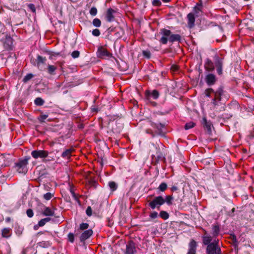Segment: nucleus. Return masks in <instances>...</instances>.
<instances>
[{
	"instance_id": "nucleus-51",
	"label": "nucleus",
	"mask_w": 254,
	"mask_h": 254,
	"mask_svg": "<svg viewBox=\"0 0 254 254\" xmlns=\"http://www.w3.org/2000/svg\"><path fill=\"white\" fill-rule=\"evenodd\" d=\"M146 132L147 133L151 134L152 136V137L154 136V134H153V132L150 129H147L146 130Z\"/></svg>"
},
{
	"instance_id": "nucleus-40",
	"label": "nucleus",
	"mask_w": 254,
	"mask_h": 254,
	"mask_svg": "<svg viewBox=\"0 0 254 254\" xmlns=\"http://www.w3.org/2000/svg\"><path fill=\"white\" fill-rule=\"evenodd\" d=\"M142 54L144 57L147 59H149L151 57V53L149 51H143Z\"/></svg>"
},
{
	"instance_id": "nucleus-43",
	"label": "nucleus",
	"mask_w": 254,
	"mask_h": 254,
	"mask_svg": "<svg viewBox=\"0 0 254 254\" xmlns=\"http://www.w3.org/2000/svg\"><path fill=\"white\" fill-rule=\"evenodd\" d=\"M79 52L78 51H74L71 53V56L73 58H77L79 56Z\"/></svg>"
},
{
	"instance_id": "nucleus-5",
	"label": "nucleus",
	"mask_w": 254,
	"mask_h": 254,
	"mask_svg": "<svg viewBox=\"0 0 254 254\" xmlns=\"http://www.w3.org/2000/svg\"><path fill=\"white\" fill-rule=\"evenodd\" d=\"M161 33L166 37L169 36L168 40L172 43L174 42H180L181 40V36L179 34H171V31L166 29H162Z\"/></svg>"
},
{
	"instance_id": "nucleus-2",
	"label": "nucleus",
	"mask_w": 254,
	"mask_h": 254,
	"mask_svg": "<svg viewBox=\"0 0 254 254\" xmlns=\"http://www.w3.org/2000/svg\"><path fill=\"white\" fill-rule=\"evenodd\" d=\"M219 242L218 239H214L211 244L207 246V254H218L222 252L221 249L219 245Z\"/></svg>"
},
{
	"instance_id": "nucleus-3",
	"label": "nucleus",
	"mask_w": 254,
	"mask_h": 254,
	"mask_svg": "<svg viewBox=\"0 0 254 254\" xmlns=\"http://www.w3.org/2000/svg\"><path fill=\"white\" fill-rule=\"evenodd\" d=\"M148 206L154 209L155 208L159 209L160 206L165 202L164 198L162 196H158L154 198L151 201H148Z\"/></svg>"
},
{
	"instance_id": "nucleus-50",
	"label": "nucleus",
	"mask_w": 254,
	"mask_h": 254,
	"mask_svg": "<svg viewBox=\"0 0 254 254\" xmlns=\"http://www.w3.org/2000/svg\"><path fill=\"white\" fill-rule=\"evenodd\" d=\"M46 223V222L44 221V219H42L38 222V226L42 227V226H44Z\"/></svg>"
},
{
	"instance_id": "nucleus-8",
	"label": "nucleus",
	"mask_w": 254,
	"mask_h": 254,
	"mask_svg": "<svg viewBox=\"0 0 254 254\" xmlns=\"http://www.w3.org/2000/svg\"><path fill=\"white\" fill-rule=\"evenodd\" d=\"M97 54L98 57L102 59L110 58L112 56V54L111 53L102 46H101L98 48Z\"/></svg>"
},
{
	"instance_id": "nucleus-9",
	"label": "nucleus",
	"mask_w": 254,
	"mask_h": 254,
	"mask_svg": "<svg viewBox=\"0 0 254 254\" xmlns=\"http://www.w3.org/2000/svg\"><path fill=\"white\" fill-rule=\"evenodd\" d=\"M202 125L205 131L208 134H211L212 132L211 127H212L211 123L208 121L205 118H203Z\"/></svg>"
},
{
	"instance_id": "nucleus-23",
	"label": "nucleus",
	"mask_w": 254,
	"mask_h": 254,
	"mask_svg": "<svg viewBox=\"0 0 254 254\" xmlns=\"http://www.w3.org/2000/svg\"><path fill=\"white\" fill-rule=\"evenodd\" d=\"M10 230L11 229L9 228H5L2 230V236L3 238H9L10 234Z\"/></svg>"
},
{
	"instance_id": "nucleus-47",
	"label": "nucleus",
	"mask_w": 254,
	"mask_h": 254,
	"mask_svg": "<svg viewBox=\"0 0 254 254\" xmlns=\"http://www.w3.org/2000/svg\"><path fill=\"white\" fill-rule=\"evenodd\" d=\"M86 214L88 216H90L92 215V208L90 206H88L87 207V208L86 209Z\"/></svg>"
},
{
	"instance_id": "nucleus-26",
	"label": "nucleus",
	"mask_w": 254,
	"mask_h": 254,
	"mask_svg": "<svg viewBox=\"0 0 254 254\" xmlns=\"http://www.w3.org/2000/svg\"><path fill=\"white\" fill-rule=\"evenodd\" d=\"M212 231H213V232H212L213 236L214 237H216L219 234L220 228L217 225H214L212 227Z\"/></svg>"
},
{
	"instance_id": "nucleus-37",
	"label": "nucleus",
	"mask_w": 254,
	"mask_h": 254,
	"mask_svg": "<svg viewBox=\"0 0 254 254\" xmlns=\"http://www.w3.org/2000/svg\"><path fill=\"white\" fill-rule=\"evenodd\" d=\"M97 13V9L96 7H93L90 10V14L92 16H95Z\"/></svg>"
},
{
	"instance_id": "nucleus-12",
	"label": "nucleus",
	"mask_w": 254,
	"mask_h": 254,
	"mask_svg": "<svg viewBox=\"0 0 254 254\" xmlns=\"http://www.w3.org/2000/svg\"><path fill=\"white\" fill-rule=\"evenodd\" d=\"M216 81V77L214 74L212 73H209L206 76L205 82L209 86L214 84Z\"/></svg>"
},
{
	"instance_id": "nucleus-25",
	"label": "nucleus",
	"mask_w": 254,
	"mask_h": 254,
	"mask_svg": "<svg viewBox=\"0 0 254 254\" xmlns=\"http://www.w3.org/2000/svg\"><path fill=\"white\" fill-rule=\"evenodd\" d=\"M73 151L71 149H68L64 151L62 154L63 158H69L71 156L72 151Z\"/></svg>"
},
{
	"instance_id": "nucleus-41",
	"label": "nucleus",
	"mask_w": 254,
	"mask_h": 254,
	"mask_svg": "<svg viewBox=\"0 0 254 254\" xmlns=\"http://www.w3.org/2000/svg\"><path fill=\"white\" fill-rule=\"evenodd\" d=\"M48 117V115L41 114L39 118V120L40 122H44L45 120H46Z\"/></svg>"
},
{
	"instance_id": "nucleus-61",
	"label": "nucleus",
	"mask_w": 254,
	"mask_h": 254,
	"mask_svg": "<svg viewBox=\"0 0 254 254\" xmlns=\"http://www.w3.org/2000/svg\"><path fill=\"white\" fill-rule=\"evenodd\" d=\"M235 210V208H233L232 210V212H234Z\"/></svg>"
},
{
	"instance_id": "nucleus-14",
	"label": "nucleus",
	"mask_w": 254,
	"mask_h": 254,
	"mask_svg": "<svg viewBox=\"0 0 254 254\" xmlns=\"http://www.w3.org/2000/svg\"><path fill=\"white\" fill-rule=\"evenodd\" d=\"M93 234V231L92 229H88L84 231L80 237V240L81 242H84L88 239Z\"/></svg>"
},
{
	"instance_id": "nucleus-31",
	"label": "nucleus",
	"mask_w": 254,
	"mask_h": 254,
	"mask_svg": "<svg viewBox=\"0 0 254 254\" xmlns=\"http://www.w3.org/2000/svg\"><path fill=\"white\" fill-rule=\"evenodd\" d=\"M195 125V123H194L193 122H192L187 123L186 124V125L185 126V129L188 130V129L192 128L193 127H194Z\"/></svg>"
},
{
	"instance_id": "nucleus-52",
	"label": "nucleus",
	"mask_w": 254,
	"mask_h": 254,
	"mask_svg": "<svg viewBox=\"0 0 254 254\" xmlns=\"http://www.w3.org/2000/svg\"><path fill=\"white\" fill-rule=\"evenodd\" d=\"M70 192L72 194V196L75 199H77V197L76 196V195L75 194V193L74 192V191L72 190H70Z\"/></svg>"
},
{
	"instance_id": "nucleus-35",
	"label": "nucleus",
	"mask_w": 254,
	"mask_h": 254,
	"mask_svg": "<svg viewBox=\"0 0 254 254\" xmlns=\"http://www.w3.org/2000/svg\"><path fill=\"white\" fill-rule=\"evenodd\" d=\"M89 224L87 223H82L80 225V229L85 230L88 228Z\"/></svg>"
},
{
	"instance_id": "nucleus-29",
	"label": "nucleus",
	"mask_w": 254,
	"mask_h": 254,
	"mask_svg": "<svg viewBox=\"0 0 254 254\" xmlns=\"http://www.w3.org/2000/svg\"><path fill=\"white\" fill-rule=\"evenodd\" d=\"M35 104L37 106H42L44 103V101L41 98H36L34 100Z\"/></svg>"
},
{
	"instance_id": "nucleus-48",
	"label": "nucleus",
	"mask_w": 254,
	"mask_h": 254,
	"mask_svg": "<svg viewBox=\"0 0 254 254\" xmlns=\"http://www.w3.org/2000/svg\"><path fill=\"white\" fill-rule=\"evenodd\" d=\"M26 214L29 217H32L33 216V212L31 209H28L26 211Z\"/></svg>"
},
{
	"instance_id": "nucleus-34",
	"label": "nucleus",
	"mask_w": 254,
	"mask_h": 254,
	"mask_svg": "<svg viewBox=\"0 0 254 254\" xmlns=\"http://www.w3.org/2000/svg\"><path fill=\"white\" fill-rule=\"evenodd\" d=\"M33 76V75L31 73L27 74L23 79L24 82H27L28 81L30 80Z\"/></svg>"
},
{
	"instance_id": "nucleus-13",
	"label": "nucleus",
	"mask_w": 254,
	"mask_h": 254,
	"mask_svg": "<svg viewBox=\"0 0 254 254\" xmlns=\"http://www.w3.org/2000/svg\"><path fill=\"white\" fill-rule=\"evenodd\" d=\"M155 149L156 150V153L155 154L152 155L153 158L156 160V162H158L159 161H165V157L164 156L163 154L160 151L159 149L155 146Z\"/></svg>"
},
{
	"instance_id": "nucleus-42",
	"label": "nucleus",
	"mask_w": 254,
	"mask_h": 254,
	"mask_svg": "<svg viewBox=\"0 0 254 254\" xmlns=\"http://www.w3.org/2000/svg\"><path fill=\"white\" fill-rule=\"evenodd\" d=\"M92 35L94 36H99L100 35V31L98 29H95L92 31Z\"/></svg>"
},
{
	"instance_id": "nucleus-19",
	"label": "nucleus",
	"mask_w": 254,
	"mask_h": 254,
	"mask_svg": "<svg viewBox=\"0 0 254 254\" xmlns=\"http://www.w3.org/2000/svg\"><path fill=\"white\" fill-rule=\"evenodd\" d=\"M151 126L152 127L155 128L157 129V133L158 134H161V133L163 132L162 129L164 127V125L159 123V124H156L154 123H151Z\"/></svg>"
},
{
	"instance_id": "nucleus-4",
	"label": "nucleus",
	"mask_w": 254,
	"mask_h": 254,
	"mask_svg": "<svg viewBox=\"0 0 254 254\" xmlns=\"http://www.w3.org/2000/svg\"><path fill=\"white\" fill-rule=\"evenodd\" d=\"M28 161V159L25 158L23 160H20L15 164V169L19 173L25 174L27 173Z\"/></svg>"
},
{
	"instance_id": "nucleus-44",
	"label": "nucleus",
	"mask_w": 254,
	"mask_h": 254,
	"mask_svg": "<svg viewBox=\"0 0 254 254\" xmlns=\"http://www.w3.org/2000/svg\"><path fill=\"white\" fill-rule=\"evenodd\" d=\"M165 36L162 37L160 40V42L163 44H167L168 40H169Z\"/></svg>"
},
{
	"instance_id": "nucleus-17",
	"label": "nucleus",
	"mask_w": 254,
	"mask_h": 254,
	"mask_svg": "<svg viewBox=\"0 0 254 254\" xmlns=\"http://www.w3.org/2000/svg\"><path fill=\"white\" fill-rule=\"evenodd\" d=\"M187 17L188 19V26L191 28L194 25L195 17L194 14L192 13H190L188 14Z\"/></svg>"
},
{
	"instance_id": "nucleus-20",
	"label": "nucleus",
	"mask_w": 254,
	"mask_h": 254,
	"mask_svg": "<svg viewBox=\"0 0 254 254\" xmlns=\"http://www.w3.org/2000/svg\"><path fill=\"white\" fill-rule=\"evenodd\" d=\"M205 68L207 71H212L214 69V64L212 62L207 59L204 64Z\"/></svg>"
},
{
	"instance_id": "nucleus-22",
	"label": "nucleus",
	"mask_w": 254,
	"mask_h": 254,
	"mask_svg": "<svg viewBox=\"0 0 254 254\" xmlns=\"http://www.w3.org/2000/svg\"><path fill=\"white\" fill-rule=\"evenodd\" d=\"M202 239L203 243L204 245L208 246V245L212 243V239L211 236L204 235L202 237Z\"/></svg>"
},
{
	"instance_id": "nucleus-10",
	"label": "nucleus",
	"mask_w": 254,
	"mask_h": 254,
	"mask_svg": "<svg viewBox=\"0 0 254 254\" xmlns=\"http://www.w3.org/2000/svg\"><path fill=\"white\" fill-rule=\"evenodd\" d=\"M135 252L134 243L133 241H129L127 245L126 254H133Z\"/></svg>"
},
{
	"instance_id": "nucleus-33",
	"label": "nucleus",
	"mask_w": 254,
	"mask_h": 254,
	"mask_svg": "<svg viewBox=\"0 0 254 254\" xmlns=\"http://www.w3.org/2000/svg\"><path fill=\"white\" fill-rule=\"evenodd\" d=\"M167 188V185L165 183H162L159 186L158 189L161 191H164Z\"/></svg>"
},
{
	"instance_id": "nucleus-38",
	"label": "nucleus",
	"mask_w": 254,
	"mask_h": 254,
	"mask_svg": "<svg viewBox=\"0 0 254 254\" xmlns=\"http://www.w3.org/2000/svg\"><path fill=\"white\" fill-rule=\"evenodd\" d=\"M53 196V194L52 193L47 192L44 195V198L45 199L48 200H50L52 197Z\"/></svg>"
},
{
	"instance_id": "nucleus-28",
	"label": "nucleus",
	"mask_w": 254,
	"mask_h": 254,
	"mask_svg": "<svg viewBox=\"0 0 254 254\" xmlns=\"http://www.w3.org/2000/svg\"><path fill=\"white\" fill-rule=\"evenodd\" d=\"M109 186L111 190L113 191L117 190L118 188L117 184L115 182H110L109 183Z\"/></svg>"
},
{
	"instance_id": "nucleus-58",
	"label": "nucleus",
	"mask_w": 254,
	"mask_h": 254,
	"mask_svg": "<svg viewBox=\"0 0 254 254\" xmlns=\"http://www.w3.org/2000/svg\"><path fill=\"white\" fill-rule=\"evenodd\" d=\"M38 227H39V226H37V225H35V226H34V230H37V229H38Z\"/></svg>"
},
{
	"instance_id": "nucleus-49",
	"label": "nucleus",
	"mask_w": 254,
	"mask_h": 254,
	"mask_svg": "<svg viewBox=\"0 0 254 254\" xmlns=\"http://www.w3.org/2000/svg\"><path fill=\"white\" fill-rule=\"evenodd\" d=\"M28 8L33 12H35L36 9L34 4L30 3L28 5Z\"/></svg>"
},
{
	"instance_id": "nucleus-57",
	"label": "nucleus",
	"mask_w": 254,
	"mask_h": 254,
	"mask_svg": "<svg viewBox=\"0 0 254 254\" xmlns=\"http://www.w3.org/2000/svg\"><path fill=\"white\" fill-rule=\"evenodd\" d=\"M164 2H169L171 0H162Z\"/></svg>"
},
{
	"instance_id": "nucleus-24",
	"label": "nucleus",
	"mask_w": 254,
	"mask_h": 254,
	"mask_svg": "<svg viewBox=\"0 0 254 254\" xmlns=\"http://www.w3.org/2000/svg\"><path fill=\"white\" fill-rule=\"evenodd\" d=\"M57 69V66L53 65L48 64L47 67V71L50 74L54 75L55 74V71Z\"/></svg>"
},
{
	"instance_id": "nucleus-46",
	"label": "nucleus",
	"mask_w": 254,
	"mask_h": 254,
	"mask_svg": "<svg viewBox=\"0 0 254 254\" xmlns=\"http://www.w3.org/2000/svg\"><path fill=\"white\" fill-rule=\"evenodd\" d=\"M149 216H150V218L151 219H155L157 217L158 213L156 211H153V212L150 213Z\"/></svg>"
},
{
	"instance_id": "nucleus-27",
	"label": "nucleus",
	"mask_w": 254,
	"mask_h": 254,
	"mask_svg": "<svg viewBox=\"0 0 254 254\" xmlns=\"http://www.w3.org/2000/svg\"><path fill=\"white\" fill-rule=\"evenodd\" d=\"M159 216L164 220L167 219L169 217V214L166 211L163 210L160 211Z\"/></svg>"
},
{
	"instance_id": "nucleus-15",
	"label": "nucleus",
	"mask_w": 254,
	"mask_h": 254,
	"mask_svg": "<svg viewBox=\"0 0 254 254\" xmlns=\"http://www.w3.org/2000/svg\"><path fill=\"white\" fill-rule=\"evenodd\" d=\"M116 12V11L112 9V8H109L108 9L106 12V19L108 22L113 21L114 20L115 16L114 15V13Z\"/></svg>"
},
{
	"instance_id": "nucleus-53",
	"label": "nucleus",
	"mask_w": 254,
	"mask_h": 254,
	"mask_svg": "<svg viewBox=\"0 0 254 254\" xmlns=\"http://www.w3.org/2000/svg\"><path fill=\"white\" fill-rule=\"evenodd\" d=\"M171 69L173 71H177L178 70V67L177 65H172L171 67Z\"/></svg>"
},
{
	"instance_id": "nucleus-56",
	"label": "nucleus",
	"mask_w": 254,
	"mask_h": 254,
	"mask_svg": "<svg viewBox=\"0 0 254 254\" xmlns=\"http://www.w3.org/2000/svg\"><path fill=\"white\" fill-rule=\"evenodd\" d=\"M44 220L47 223V222H49L51 220V218L50 217H47V218H44Z\"/></svg>"
},
{
	"instance_id": "nucleus-16",
	"label": "nucleus",
	"mask_w": 254,
	"mask_h": 254,
	"mask_svg": "<svg viewBox=\"0 0 254 254\" xmlns=\"http://www.w3.org/2000/svg\"><path fill=\"white\" fill-rule=\"evenodd\" d=\"M159 95V92L156 90H154L151 92L149 91H146L145 92V96L148 99H149L150 96H151L154 99H157L158 98Z\"/></svg>"
},
{
	"instance_id": "nucleus-39",
	"label": "nucleus",
	"mask_w": 254,
	"mask_h": 254,
	"mask_svg": "<svg viewBox=\"0 0 254 254\" xmlns=\"http://www.w3.org/2000/svg\"><path fill=\"white\" fill-rule=\"evenodd\" d=\"M68 239L71 243H73L74 241V235L73 233H69L68 235Z\"/></svg>"
},
{
	"instance_id": "nucleus-55",
	"label": "nucleus",
	"mask_w": 254,
	"mask_h": 254,
	"mask_svg": "<svg viewBox=\"0 0 254 254\" xmlns=\"http://www.w3.org/2000/svg\"><path fill=\"white\" fill-rule=\"evenodd\" d=\"M194 8L196 13H198L199 11H200V8L197 6H195Z\"/></svg>"
},
{
	"instance_id": "nucleus-18",
	"label": "nucleus",
	"mask_w": 254,
	"mask_h": 254,
	"mask_svg": "<svg viewBox=\"0 0 254 254\" xmlns=\"http://www.w3.org/2000/svg\"><path fill=\"white\" fill-rule=\"evenodd\" d=\"M46 58H43L41 56H37V59L36 61V64L37 66L39 68H40L41 70L42 69L41 65L42 64H46Z\"/></svg>"
},
{
	"instance_id": "nucleus-11",
	"label": "nucleus",
	"mask_w": 254,
	"mask_h": 254,
	"mask_svg": "<svg viewBox=\"0 0 254 254\" xmlns=\"http://www.w3.org/2000/svg\"><path fill=\"white\" fill-rule=\"evenodd\" d=\"M197 246L196 242L193 239L191 240L189 245V249L187 254H196Z\"/></svg>"
},
{
	"instance_id": "nucleus-32",
	"label": "nucleus",
	"mask_w": 254,
	"mask_h": 254,
	"mask_svg": "<svg viewBox=\"0 0 254 254\" xmlns=\"http://www.w3.org/2000/svg\"><path fill=\"white\" fill-rule=\"evenodd\" d=\"M164 199L167 204L171 205L172 204V201L173 199V197L172 195H167Z\"/></svg>"
},
{
	"instance_id": "nucleus-30",
	"label": "nucleus",
	"mask_w": 254,
	"mask_h": 254,
	"mask_svg": "<svg viewBox=\"0 0 254 254\" xmlns=\"http://www.w3.org/2000/svg\"><path fill=\"white\" fill-rule=\"evenodd\" d=\"M92 23L94 26L99 27L101 25V21L99 19L96 18L93 19Z\"/></svg>"
},
{
	"instance_id": "nucleus-45",
	"label": "nucleus",
	"mask_w": 254,
	"mask_h": 254,
	"mask_svg": "<svg viewBox=\"0 0 254 254\" xmlns=\"http://www.w3.org/2000/svg\"><path fill=\"white\" fill-rule=\"evenodd\" d=\"M231 237L232 238V240L234 242V245L235 246V248H236L237 247H238V242L237 240L236 236L233 235H232Z\"/></svg>"
},
{
	"instance_id": "nucleus-6",
	"label": "nucleus",
	"mask_w": 254,
	"mask_h": 254,
	"mask_svg": "<svg viewBox=\"0 0 254 254\" xmlns=\"http://www.w3.org/2000/svg\"><path fill=\"white\" fill-rule=\"evenodd\" d=\"M49 152L44 150H36L31 152L32 156L35 159L40 158L43 159V162H46L48 160L46 158L48 157Z\"/></svg>"
},
{
	"instance_id": "nucleus-36",
	"label": "nucleus",
	"mask_w": 254,
	"mask_h": 254,
	"mask_svg": "<svg viewBox=\"0 0 254 254\" xmlns=\"http://www.w3.org/2000/svg\"><path fill=\"white\" fill-rule=\"evenodd\" d=\"M152 4L154 6L159 7L161 5L162 3L160 0H153Z\"/></svg>"
},
{
	"instance_id": "nucleus-59",
	"label": "nucleus",
	"mask_w": 254,
	"mask_h": 254,
	"mask_svg": "<svg viewBox=\"0 0 254 254\" xmlns=\"http://www.w3.org/2000/svg\"><path fill=\"white\" fill-rule=\"evenodd\" d=\"M16 233H17V234H18V235H21V234L22 232L19 231H18V233H17V232H16Z\"/></svg>"
},
{
	"instance_id": "nucleus-54",
	"label": "nucleus",
	"mask_w": 254,
	"mask_h": 254,
	"mask_svg": "<svg viewBox=\"0 0 254 254\" xmlns=\"http://www.w3.org/2000/svg\"><path fill=\"white\" fill-rule=\"evenodd\" d=\"M171 190L172 191H176V190H178V187H176V186H173V187L171 188Z\"/></svg>"
},
{
	"instance_id": "nucleus-21",
	"label": "nucleus",
	"mask_w": 254,
	"mask_h": 254,
	"mask_svg": "<svg viewBox=\"0 0 254 254\" xmlns=\"http://www.w3.org/2000/svg\"><path fill=\"white\" fill-rule=\"evenodd\" d=\"M54 210L49 207H46L43 212V214L45 216H54Z\"/></svg>"
},
{
	"instance_id": "nucleus-7",
	"label": "nucleus",
	"mask_w": 254,
	"mask_h": 254,
	"mask_svg": "<svg viewBox=\"0 0 254 254\" xmlns=\"http://www.w3.org/2000/svg\"><path fill=\"white\" fill-rule=\"evenodd\" d=\"M214 64L216 67L217 72L219 75H222L223 73L222 66L223 64V58H221L218 55H215L214 58Z\"/></svg>"
},
{
	"instance_id": "nucleus-60",
	"label": "nucleus",
	"mask_w": 254,
	"mask_h": 254,
	"mask_svg": "<svg viewBox=\"0 0 254 254\" xmlns=\"http://www.w3.org/2000/svg\"><path fill=\"white\" fill-rule=\"evenodd\" d=\"M10 220V218H6V221H9Z\"/></svg>"
},
{
	"instance_id": "nucleus-1",
	"label": "nucleus",
	"mask_w": 254,
	"mask_h": 254,
	"mask_svg": "<svg viewBox=\"0 0 254 254\" xmlns=\"http://www.w3.org/2000/svg\"><path fill=\"white\" fill-rule=\"evenodd\" d=\"M224 90L223 87H219L215 92L212 88H208L205 91V94L206 96L210 97V94L212 93H214V98L212 100V104L214 107L216 106H219L220 101L221 100V96L224 93Z\"/></svg>"
}]
</instances>
